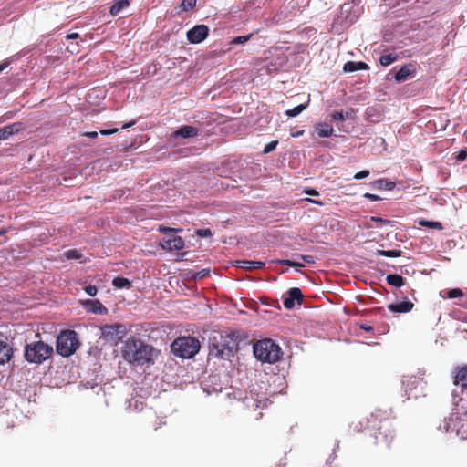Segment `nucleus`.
<instances>
[{
  "instance_id": "nucleus-59",
  "label": "nucleus",
  "mask_w": 467,
  "mask_h": 467,
  "mask_svg": "<svg viewBox=\"0 0 467 467\" xmlns=\"http://www.w3.org/2000/svg\"><path fill=\"white\" fill-rule=\"evenodd\" d=\"M302 133H303V130H302V131L297 132L296 136H299V135H301Z\"/></svg>"
},
{
  "instance_id": "nucleus-56",
  "label": "nucleus",
  "mask_w": 467,
  "mask_h": 467,
  "mask_svg": "<svg viewBox=\"0 0 467 467\" xmlns=\"http://www.w3.org/2000/svg\"><path fill=\"white\" fill-rule=\"evenodd\" d=\"M208 273H209L208 269H202V271H200L198 273V276L201 277V278L204 277L206 275H208Z\"/></svg>"
},
{
  "instance_id": "nucleus-49",
  "label": "nucleus",
  "mask_w": 467,
  "mask_h": 467,
  "mask_svg": "<svg viewBox=\"0 0 467 467\" xmlns=\"http://www.w3.org/2000/svg\"><path fill=\"white\" fill-rule=\"evenodd\" d=\"M278 262L280 264H282V265H288V266H296V262L288 260V259L280 260Z\"/></svg>"
},
{
  "instance_id": "nucleus-24",
  "label": "nucleus",
  "mask_w": 467,
  "mask_h": 467,
  "mask_svg": "<svg viewBox=\"0 0 467 467\" xmlns=\"http://www.w3.org/2000/svg\"><path fill=\"white\" fill-rule=\"evenodd\" d=\"M375 187L379 190H387L391 191L395 188L396 184L394 182H391L387 179H379L373 182Z\"/></svg>"
},
{
  "instance_id": "nucleus-32",
  "label": "nucleus",
  "mask_w": 467,
  "mask_h": 467,
  "mask_svg": "<svg viewBox=\"0 0 467 467\" xmlns=\"http://www.w3.org/2000/svg\"><path fill=\"white\" fill-rule=\"evenodd\" d=\"M377 255L384 256V257H400L401 255L400 250H378L376 253Z\"/></svg>"
},
{
  "instance_id": "nucleus-1",
  "label": "nucleus",
  "mask_w": 467,
  "mask_h": 467,
  "mask_svg": "<svg viewBox=\"0 0 467 467\" xmlns=\"http://www.w3.org/2000/svg\"><path fill=\"white\" fill-rule=\"evenodd\" d=\"M122 358L133 367L154 364L159 351L140 338L129 337L122 347Z\"/></svg>"
},
{
  "instance_id": "nucleus-5",
  "label": "nucleus",
  "mask_w": 467,
  "mask_h": 467,
  "mask_svg": "<svg viewBox=\"0 0 467 467\" xmlns=\"http://www.w3.org/2000/svg\"><path fill=\"white\" fill-rule=\"evenodd\" d=\"M171 348L176 357L191 358L199 352L201 343L194 337H180L172 342Z\"/></svg>"
},
{
  "instance_id": "nucleus-29",
  "label": "nucleus",
  "mask_w": 467,
  "mask_h": 467,
  "mask_svg": "<svg viewBox=\"0 0 467 467\" xmlns=\"http://www.w3.org/2000/svg\"><path fill=\"white\" fill-rule=\"evenodd\" d=\"M112 285L117 288H129L131 286V283L128 278L122 276H117L113 279Z\"/></svg>"
},
{
  "instance_id": "nucleus-46",
  "label": "nucleus",
  "mask_w": 467,
  "mask_h": 467,
  "mask_svg": "<svg viewBox=\"0 0 467 467\" xmlns=\"http://www.w3.org/2000/svg\"><path fill=\"white\" fill-rule=\"evenodd\" d=\"M466 157H467V151L464 150H462L458 152V154L456 156V160L459 161H462L466 159Z\"/></svg>"
},
{
  "instance_id": "nucleus-33",
  "label": "nucleus",
  "mask_w": 467,
  "mask_h": 467,
  "mask_svg": "<svg viewBox=\"0 0 467 467\" xmlns=\"http://www.w3.org/2000/svg\"><path fill=\"white\" fill-rule=\"evenodd\" d=\"M254 34H248L246 36H239L233 38L231 44L234 45H244L253 37Z\"/></svg>"
},
{
  "instance_id": "nucleus-21",
  "label": "nucleus",
  "mask_w": 467,
  "mask_h": 467,
  "mask_svg": "<svg viewBox=\"0 0 467 467\" xmlns=\"http://www.w3.org/2000/svg\"><path fill=\"white\" fill-rule=\"evenodd\" d=\"M315 132L320 138H329L332 136L334 129L328 123H318L315 127Z\"/></svg>"
},
{
  "instance_id": "nucleus-16",
  "label": "nucleus",
  "mask_w": 467,
  "mask_h": 467,
  "mask_svg": "<svg viewBox=\"0 0 467 467\" xmlns=\"http://www.w3.org/2000/svg\"><path fill=\"white\" fill-rule=\"evenodd\" d=\"M23 129L21 122L12 123L0 129V140H7L11 135L17 133Z\"/></svg>"
},
{
  "instance_id": "nucleus-55",
  "label": "nucleus",
  "mask_w": 467,
  "mask_h": 467,
  "mask_svg": "<svg viewBox=\"0 0 467 467\" xmlns=\"http://www.w3.org/2000/svg\"><path fill=\"white\" fill-rule=\"evenodd\" d=\"M306 201L311 202V203H315V204H317V205H320V206H322L324 204L321 201L313 200V199H309V198H307Z\"/></svg>"
},
{
  "instance_id": "nucleus-3",
  "label": "nucleus",
  "mask_w": 467,
  "mask_h": 467,
  "mask_svg": "<svg viewBox=\"0 0 467 467\" xmlns=\"http://www.w3.org/2000/svg\"><path fill=\"white\" fill-rule=\"evenodd\" d=\"M237 349V343L234 336L218 334L213 336L209 343V358L230 359Z\"/></svg>"
},
{
  "instance_id": "nucleus-54",
  "label": "nucleus",
  "mask_w": 467,
  "mask_h": 467,
  "mask_svg": "<svg viewBox=\"0 0 467 467\" xmlns=\"http://www.w3.org/2000/svg\"><path fill=\"white\" fill-rule=\"evenodd\" d=\"M136 121L135 120H131L130 122H127L125 123L123 126H122V129H128V128H130L132 127L133 125H135Z\"/></svg>"
},
{
  "instance_id": "nucleus-7",
  "label": "nucleus",
  "mask_w": 467,
  "mask_h": 467,
  "mask_svg": "<svg viewBox=\"0 0 467 467\" xmlns=\"http://www.w3.org/2000/svg\"><path fill=\"white\" fill-rule=\"evenodd\" d=\"M80 343L74 330H64L57 338V352L62 357H70L78 348Z\"/></svg>"
},
{
  "instance_id": "nucleus-58",
  "label": "nucleus",
  "mask_w": 467,
  "mask_h": 467,
  "mask_svg": "<svg viewBox=\"0 0 467 467\" xmlns=\"http://www.w3.org/2000/svg\"><path fill=\"white\" fill-rule=\"evenodd\" d=\"M6 233V230L5 229H1L0 230V236L5 234Z\"/></svg>"
},
{
  "instance_id": "nucleus-48",
  "label": "nucleus",
  "mask_w": 467,
  "mask_h": 467,
  "mask_svg": "<svg viewBox=\"0 0 467 467\" xmlns=\"http://www.w3.org/2000/svg\"><path fill=\"white\" fill-rule=\"evenodd\" d=\"M359 327L366 332H372L374 330L373 327L368 324H361Z\"/></svg>"
},
{
  "instance_id": "nucleus-38",
  "label": "nucleus",
  "mask_w": 467,
  "mask_h": 467,
  "mask_svg": "<svg viewBox=\"0 0 467 467\" xmlns=\"http://www.w3.org/2000/svg\"><path fill=\"white\" fill-rule=\"evenodd\" d=\"M158 230L160 233L166 234L179 233V232L182 231V228H171V227H166V226H160Z\"/></svg>"
},
{
  "instance_id": "nucleus-41",
  "label": "nucleus",
  "mask_w": 467,
  "mask_h": 467,
  "mask_svg": "<svg viewBox=\"0 0 467 467\" xmlns=\"http://www.w3.org/2000/svg\"><path fill=\"white\" fill-rule=\"evenodd\" d=\"M196 234L200 237H210L212 236V231L208 228L198 229Z\"/></svg>"
},
{
  "instance_id": "nucleus-47",
  "label": "nucleus",
  "mask_w": 467,
  "mask_h": 467,
  "mask_svg": "<svg viewBox=\"0 0 467 467\" xmlns=\"http://www.w3.org/2000/svg\"><path fill=\"white\" fill-rule=\"evenodd\" d=\"M301 258L304 260V262L307 264H313L315 263V257L310 254H303L301 255Z\"/></svg>"
},
{
  "instance_id": "nucleus-18",
  "label": "nucleus",
  "mask_w": 467,
  "mask_h": 467,
  "mask_svg": "<svg viewBox=\"0 0 467 467\" xmlns=\"http://www.w3.org/2000/svg\"><path fill=\"white\" fill-rule=\"evenodd\" d=\"M455 382L461 384L462 395L467 396V366L462 367L457 371Z\"/></svg>"
},
{
  "instance_id": "nucleus-53",
  "label": "nucleus",
  "mask_w": 467,
  "mask_h": 467,
  "mask_svg": "<svg viewBox=\"0 0 467 467\" xmlns=\"http://www.w3.org/2000/svg\"><path fill=\"white\" fill-rule=\"evenodd\" d=\"M8 66H9V62L8 61H5V62L1 63L0 64V73L2 71H4Z\"/></svg>"
},
{
  "instance_id": "nucleus-12",
  "label": "nucleus",
  "mask_w": 467,
  "mask_h": 467,
  "mask_svg": "<svg viewBox=\"0 0 467 467\" xmlns=\"http://www.w3.org/2000/svg\"><path fill=\"white\" fill-rule=\"evenodd\" d=\"M159 245L161 249L171 252L182 250L185 246V244L182 237L172 236L167 239H162Z\"/></svg>"
},
{
  "instance_id": "nucleus-27",
  "label": "nucleus",
  "mask_w": 467,
  "mask_h": 467,
  "mask_svg": "<svg viewBox=\"0 0 467 467\" xmlns=\"http://www.w3.org/2000/svg\"><path fill=\"white\" fill-rule=\"evenodd\" d=\"M398 57H399V56L397 54H395V53L382 55L379 57V63L383 67H388L390 64H392L395 61H397Z\"/></svg>"
},
{
  "instance_id": "nucleus-44",
  "label": "nucleus",
  "mask_w": 467,
  "mask_h": 467,
  "mask_svg": "<svg viewBox=\"0 0 467 467\" xmlns=\"http://www.w3.org/2000/svg\"><path fill=\"white\" fill-rule=\"evenodd\" d=\"M363 196H364V198L373 201V202L382 200V198L379 197V195L369 193V192L365 193Z\"/></svg>"
},
{
  "instance_id": "nucleus-35",
  "label": "nucleus",
  "mask_w": 467,
  "mask_h": 467,
  "mask_svg": "<svg viewBox=\"0 0 467 467\" xmlns=\"http://www.w3.org/2000/svg\"><path fill=\"white\" fill-rule=\"evenodd\" d=\"M128 409H133L134 410L140 411L143 409V402L137 399H131L129 400Z\"/></svg>"
},
{
  "instance_id": "nucleus-30",
  "label": "nucleus",
  "mask_w": 467,
  "mask_h": 467,
  "mask_svg": "<svg viewBox=\"0 0 467 467\" xmlns=\"http://www.w3.org/2000/svg\"><path fill=\"white\" fill-rule=\"evenodd\" d=\"M308 102L299 104L298 106L285 111V115L289 118H295L298 116L303 110L306 109Z\"/></svg>"
},
{
  "instance_id": "nucleus-57",
  "label": "nucleus",
  "mask_w": 467,
  "mask_h": 467,
  "mask_svg": "<svg viewBox=\"0 0 467 467\" xmlns=\"http://www.w3.org/2000/svg\"><path fill=\"white\" fill-rule=\"evenodd\" d=\"M295 267H304V265L302 263L296 262Z\"/></svg>"
},
{
  "instance_id": "nucleus-50",
  "label": "nucleus",
  "mask_w": 467,
  "mask_h": 467,
  "mask_svg": "<svg viewBox=\"0 0 467 467\" xmlns=\"http://www.w3.org/2000/svg\"><path fill=\"white\" fill-rule=\"evenodd\" d=\"M83 136H86L90 139H96L98 137V132L97 131H88V132L83 133Z\"/></svg>"
},
{
  "instance_id": "nucleus-42",
  "label": "nucleus",
  "mask_w": 467,
  "mask_h": 467,
  "mask_svg": "<svg viewBox=\"0 0 467 467\" xmlns=\"http://www.w3.org/2000/svg\"><path fill=\"white\" fill-rule=\"evenodd\" d=\"M85 292L89 296H96L97 292H98V289L96 287V285H88L85 287Z\"/></svg>"
},
{
  "instance_id": "nucleus-25",
  "label": "nucleus",
  "mask_w": 467,
  "mask_h": 467,
  "mask_svg": "<svg viewBox=\"0 0 467 467\" xmlns=\"http://www.w3.org/2000/svg\"><path fill=\"white\" fill-rule=\"evenodd\" d=\"M129 5L130 2L128 0H119L111 5L109 12L112 16H118L124 8H127Z\"/></svg>"
},
{
  "instance_id": "nucleus-45",
  "label": "nucleus",
  "mask_w": 467,
  "mask_h": 467,
  "mask_svg": "<svg viewBox=\"0 0 467 467\" xmlns=\"http://www.w3.org/2000/svg\"><path fill=\"white\" fill-rule=\"evenodd\" d=\"M118 131H119V129L114 128V129H104V130H101L99 132L102 135L108 136V135L117 133Z\"/></svg>"
},
{
  "instance_id": "nucleus-34",
  "label": "nucleus",
  "mask_w": 467,
  "mask_h": 467,
  "mask_svg": "<svg viewBox=\"0 0 467 467\" xmlns=\"http://www.w3.org/2000/svg\"><path fill=\"white\" fill-rule=\"evenodd\" d=\"M64 256L67 260H78L81 258V253L78 250L71 249L64 253Z\"/></svg>"
},
{
  "instance_id": "nucleus-2",
  "label": "nucleus",
  "mask_w": 467,
  "mask_h": 467,
  "mask_svg": "<svg viewBox=\"0 0 467 467\" xmlns=\"http://www.w3.org/2000/svg\"><path fill=\"white\" fill-rule=\"evenodd\" d=\"M464 399H460V404L452 410L451 414L445 418L438 429L446 433H455L462 440L467 439V410Z\"/></svg>"
},
{
  "instance_id": "nucleus-22",
  "label": "nucleus",
  "mask_w": 467,
  "mask_h": 467,
  "mask_svg": "<svg viewBox=\"0 0 467 467\" xmlns=\"http://www.w3.org/2000/svg\"><path fill=\"white\" fill-rule=\"evenodd\" d=\"M238 266L246 270L260 269L265 265L262 261L242 260L237 261Z\"/></svg>"
},
{
  "instance_id": "nucleus-10",
  "label": "nucleus",
  "mask_w": 467,
  "mask_h": 467,
  "mask_svg": "<svg viewBox=\"0 0 467 467\" xmlns=\"http://www.w3.org/2000/svg\"><path fill=\"white\" fill-rule=\"evenodd\" d=\"M423 384L422 379L416 376H411L402 380V385L409 400L412 398L417 399L420 396V392L417 391V389L420 387V389H422Z\"/></svg>"
},
{
  "instance_id": "nucleus-52",
  "label": "nucleus",
  "mask_w": 467,
  "mask_h": 467,
  "mask_svg": "<svg viewBox=\"0 0 467 467\" xmlns=\"http://www.w3.org/2000/svg\"><path fill=\"white\" fill-rule=\"evenodd\" d=\"M306 193L308 195H312V196L319 195V192L314 189H309V190L306 191Z\"/></svg>"
},
{
  "instance_id": "nucleus-39",
  "label": "nucleus",
  "mask_w": 467,
  "mask_h": 467,
  "mask_svg": "<svg viewBox=\"0 0 467 467\" xmlns=\"http://www.w3.org/2000/svg\"><path fill=\"white\" fill-rule=\"evenodd\" d=\"M462 291L459 288H453L447 292L448 298H457L462 296Z\"/></svg>"
},
{
  "instance_id": "nucleus-28",
  "label": "nucleus",
  "mask_w": 467,
  "mask_h": 467,
  "mask_svg": "<svg viewBox=\"0 0 467 467\" xmlns=\"http://www.w3.org/2000/svg\"><path fill=\"white\" fill-rule=\"evenodd\" d=\"M418 224L422 227L436 229V230H440V231L443 229V226L440 222L428 221L425 219L419 220Z\"/></svg>"
},
{
  "instance_id": "nucleus-14",
  "label": "nucleus",
  "mask_w": 467,
  "mask_h": 467,
  "mask_svg": "<svg viewBox=\"0 0 467 467\" xmlns=\"http://www.w3.org/2000/svg\"><path fill=\"white\" fill-rule=\"evenodd\" d=\"M199 134V129L191 126V125H184L180 127L178 130H176L172 134V139H177L179 137H182L183 139H189L198 136Z\"/></svg>"
},
{
  "instance_id": "nucleus-19",
  "label": "nucleus",
  "mask_w": 467,
  "mask_h": 467,
  "mask_svg": "<svg viewBox=\"0 0 467 467\" xmlns=\"http://www.w3.org/2000/svg\"><path fill=\"white\" fill-rule=\"evenodd\" d=\"M413 306L410 301H402L398 304H390L388 308L393 313H408L413 308Z\"/></svg>"
},
{
  "instance_id": "nucleus-40",
  "label": "nucleus",
  "mask_w": 467,
  "mask_h": 467,
  "mask_svg": "<svg viewBox=\"0 0 467 467\" xmlns=\"http://www.w3.org/2000/svg\"><path fill=\"white\" fill-rule=\"evenodd\" d=\"M277 144H278V141H277V140H274V141H271V142L267 143V144L265 146L263 152H264L265 154H267V153L272 152L273 150H275V148H276Z\"/></svg>"
},
{
  "instance_id": "nucleus-23",
  "label": "nucleus",
  "mask_w": 467,
  "mask_h": 467,
  "mask_svg": "<svg viewBox=\"0 0 467 467\" xmlns=\"http://www.w3.org/2000/svg\"><path fill=\"white\" fill-rule=\"evenodd\" d=\"M367 68L368 65L366 63L354 61H348L343 67L344 72H355L358 70H365Z\"/></svg>"
},
{
  "instance_id": "nucleus-43",
  "label": "nucleus",
  "mask_w": 467,
  "mask_h": 467,
  "mask_svg": "<svg viewBox=\"0 0 467 467\" xmlns=\"http://www.w3.org/2000/svg\"><path fill=\"white\" fill-rule=\"evenodd\" d=\"M368 175H369V171L365 170V171H361L359 172H357L354 175V179L355 180H361V179L367 178Z\"/></svg>"
},
{
  "instance_id": "nucleus-11",
  "label": "nucleus",
  "mask_w": 467,
  "mask_h": 467,
  "mask_svg": "<svg viewBox=\"0 0 467 467\" xmlns=\"http://www.w3.org/2000/svg\"><path fill=\"white\" fill-rule=\"evenodd\" d=\"M209 27L206 25L201 24L194 26L188 30L186 36L187 40L191 44H200L206 39L209 35Z\"/></svg>"
},
{
  "instance_id": "nucleus-20",
  "label": "nucleus",
  "mask_w": 467,
  "mask_h": 467,
  "mask_svg": "<svg viewBox=\"0 0 467 467\" xmlns=\"http://www.w3.org/2000/svg\"><path fill=\"white\" fill-rule=\"evenodd\" d=\"M13 357V348L5 342L0 341V365L8 362Z\"/></svg>"
},
{
  "instance_id": "nucleus-13",
  "label": "nucleus",
  "mask_w": 467,
  "mask_h": 467,
  "mask_svg": "<svg viewBox=\"0 0 467 467\" xmlns=\"http://www.w3.org/2000/svg\"><path fill=\"white\" fill-rule=\"evenodd\" d=\"M296 301L301 304L303 301V294L300 288L293 287L287 291L284 298V306L286 309H292L295 306Z\"/></svg>"
},
{
  "instance_id": "nucleus-9",
  "label": "nucleus",
  "mask_w": 467,
  "mask_h": 467,
  "mask_svg": "<svg viewBox=\"0 0 467 467\" xmlns=\"http://www.w3.org/2000/svg\"><path fill=\"white\" fill-rule=\"evenodd\" d=\"M393 438L394 431L390 429V422L389 420L382 421L375 433L376 442L389 447Z\"/></svg>"
},
{
  "instance_id": "nucleus-37",
  "label": "nucleus",
  "mask_w": 467,
  "mask_h": 467,
  "mask_svg": "<svg viewBox=\"0 0 467 467\" xmlns=\"http://www.w3.org/2000/svg\"><path fill=\"white\" fill-rule=\"evenodd\" d=\"M196 0H182L180 5L181 10L189 11L196 5Z\"/></svg>"
},
{
  "instance_id": "nucleus-15",
  "label": "nucleus",
  "mask_w": 467,
  "mask_h": 467,
  "mask_svg": "<svg viewBox=\"0 0 467 467\" xmlns=\"http://www.w3.org/2000/svg\"><path fill=\"white\" fill-rule=\"evenodd\" d=\"M415 75L414 67L411 64H408L403 66L401 68H400L395 76L394 79L397 82H404L411 78H413Z\"/></svg>"
},
{
  "instance_id": "nucleus-6",
  "label": "nucleus",
  "mask_w": 467,
  "mask_h": 467,
  "mask_svg": "<svg viewBox=\"0 0 467 467\" xmlns=\"http://www.w3.org/2000/svg\"><path fill=\"white\" fill-rule=\"evenodd\" d=\"M53 354V348L43 341L27 344L25 348V358L29 363L42 364Z\"/></svg>"
},
{
  "instance_id": "nucleus-31",
  "label": "nucleus",
  "mask_w": 467,
  "mask_h": 467,
  "mask_svg": "<svg viewBox=\"0 0 467 467\" xmlns=\"http://www.w3.org/2000/svg\"><path fill=\"white\" fill-rule=\"evenodd\" d=\"M353 113V109H348V111L346 112H343V111H336L332 114V119L334 120H338V121H344L346 120L347 119H349L351 117Z\"/></svg>"
},
{
  "instance_id": "nucleus-17",
  "label": "nucleus",
  "mask_w": 467,
  "mask_h": 467,
  "mask_svg": "<svg viewBox=\"0 0 467 467\" xmlns=\"http://www.w3.org/2000/svg\"><path fill=\"white\" fill-rule=\"evenodd\" d=\"M83 305L89 312L100 315L107 313V308L99 300H87Z\"/></svg>"
},
{
  "instance_id": "nucleus-26",
  "label": "nucleus",
  "mask_w": 467,
  "mask_h": 467,
  "mask_svg": "<svg viewBox=\"0 0 467 467\" xmlns=\"http://www.w3.org/2000/svg\"><path fill=\"white\" fill-rule=\"evenodd\" d=\"M386 280L389 285L395 287H401L405 284L404 278L396 274L388 275Z\"/></svg>"
},
{
  "instance_id": "nucleus-51",
  "label": "nucleus",
  "mask_w": 467,
  "mask_h": 467,
  "mask_svg": "<svg viewBox=\"0 0 467 467\" xmlns=\"http://www.w3.org/2000/svg\"><path fill=\"white\" fill-rule=\"evenodd\" d=\"M79 35L78 33H70L67 35L66 38L68 40H73L78 38Z\"/></svg>"
},
{
  "instance_id": "nucleus-8",
  "label": "nucleus",
  "mask_w": 467,
  "mask_h": 467,
  "mask_svg": "<svg viewBox=\"0 0 467 467\" xmlns=\"http://www.w3.org/2000/svg\"><path fill=\"white\" fill-rule=\"evenodd\" d=\"M102 337L113 345H117L129 332V327L122 323H113L101 327Z\"/></svg>"
},
{
  "instance_id": "nucleus-4",
  "label": "nucleus",
  "mask_w": 467,
  "mask_h": 467,
  "mask_svg": "<svg viewBox=\"0 0 467 467\" xmlns=\"http://www.w3.org/2000/svg\"><path fill=\"white\" fill-rule=\"evenodd\" d=\"M253 349L254 355L258 360L269 364L278 361L282 355V349L279 345L270 338L257 341L254 345Z\"/></svg>"
},
{
  "instance_id": "nucleus-36",
  "label": "nucleus",
  "mask_w": 467,
  "mask_h": 467,
  "mask_svg": "<svg viewBox=\"0 0 467 467\" xmlns=\"http://www.w3.org/2000/svg\"><path fill=\"white\" fill-rule=\"evenodd\" d=\"M370 222H376V223H380L381 224H386V225H389V224H391L392 222L390 220H388V219H383L381 217H378V216H371L368 220V222L367 223V228H372V224H370Z\"/></svg>"
}]
</instances>
